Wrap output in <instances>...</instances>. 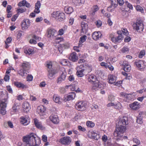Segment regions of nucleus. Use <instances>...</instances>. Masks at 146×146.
Masks as SVG:
<instances>
[{
  "label": "nucleus",
  "instance_id": "nucleus-2",
  "mask_svg": "<svg viewBox=\"0 0 146 146\" xmlns=\"http://www.w3.org/2000/svg\"><path fill=\"white\" fill-rule=\"evenodd\" d=\"M23 143L21 146H38L40 140L35 134L31 133L23 137Z\"/></svg>",
  "mask_w": 146,
  "mask_h": 146
},
{
  "label": "nucleus",
  "instance_id": "nucleus-34",
  "mask_svg": "<svg viewBox=\"0 0 146 146\" xmlns=\"http://www.w3.org/2000/svg\"><path fill=\"white\" fill-rule=\"evenodd\" d=\"M75 96L76 94L74 92L70 93L67 97V100L69 101L70 100L74 99L75 97Z\"/></svg>",
  "mask_w": 146,
  "mask_h": 146
},
{
  "label": "nucleus",
  "instance_id": "nucleus-48",
  "mask_svg": "<svg viewBox=\"0 0 146 146\" xmlns=\"http://www.w3.org/2000/svg\"><path fill=\"white\" fill-rule=\"evenodd\" d=\"M25 3H26V1L25 0H23L19 2L18 4V5L19 7L24 6L25 5Z\"/></svg>",
  "mask_w": 146,
  "mask_h": 146
},
{
  "label": "nucleus",
  "instance_id": "nucleus-21",
  "mask_svg": "<svg viewBox=\"0 0 146 146\" xmlns=\"http://www.w3.org/2000/svg\"><path fill=\"white\" fill-rule=\"evenodd\" d=\"M130 108L133 110H136L140 108V105L137 102H135L132 104H129Z\"/></svg>",
  "mask_w": 146,
  "mask_h": 146
},
{
  "label": "nucleus",
  "instance_id": "nucleus-15",
  "mask_svg": "<svg viewBox=\"0 0 146 146\" xmlns=\"http://www.w3.org/2000/svg\"><path fill=\"white\" fill-rule=\"evenodd\" d=\"M51 121L55 124H57L59 122V120L58 116L56 115H52L49 117Z\"/></svg>",
  "mask_w": 146,
  "mask_h": 146
},
{
  "label": "nucleus",
  "instance_id": "nucleus-20",
  "mask_svg": "<svg viewBox=\"0 0 146 146\" xmlns=\"http://www.w3.org/2000/svg\"><path fill=\"white\" fill-rule=\"evenodd\" d=\"M102 36L101 33L100 31L94 32L92 35V38L95 40H98Z\"/></svg>",
  "mask_w": 146,
  "mask_h": 146
},
{
  "label": "nucleus",
  "instance_id": "nucleus-43",
  "mask_svg": "<svg viewBox=\"0 0 146 146\" xmlns=\"http://www.w3.org/2000/svg\"><path fill=\"white\" fill-rule=\"evenodd\" d=\"M33 51V50L31 48H29L26 49L24 50V52L26 54H32V52Z\"/></svg>",
  "mask_w": 146,
  "mask_h": 146
},
{
  "label": "nucleus",
  "instance_id": "nucleus-18",
  "mask_svg": "<svg viewBox=\"0 0 146 146\" xmlns=\"http://www.w3.org/2000/svg\"><path fill=\"white\" fill-rule=\"evenodd\" d=\"M66 73L65 72H63L61 75L57 79V83L58 84L61 83L65 79Z\"/></svg>",
  "mask_w": 146,
  "mask_h": 146
},
{
  "label": "nucleus",
  "instance_id": "nucleus-61",
  "mask_svg": "<svg viewBox=\"0 0 146 146\" xmlns=\"http://www.w3.org/2000/svg\"><path fill=\"white\" fill-rule=\"evenodd\" d=\"M4 79L6 82L9 81V76L8 74L6 75L5 76Z\"/></svg>",
  "mask_w": 146,
  "mask_h": 146
},
{
  "label": "nucleus",
  "instance_id": "nucleus-45",
  "mask_svg": "<svg viewBox=\"0 0 146 146\" xmlns=\"http://www.w3.org/2000/svg\"><path fill=\"white\" fill-rule=\"evenodd\" d=\"M60 63L62 65L66 66L68 64V61L66 59H63L61 60Z\"/></svg>",
  "mask_w": 146,
  "mask_h": 146
},
{
  "label": "nucleus",
  "instance_id": "nucleus-25",
  "mask_svg": "<svg viewBox=\"0 0 146 146\" xmlns=\"http://www.w3.org/2000/svg\"><path fill=\"white\" fill-rule=\"evenodd\" d=\"M34 120L35 125L37 128L41 129H44V127L42 126V123L39 122L37 119L35 118Z\"/></svg>",
  "mask_w": 146,
  "mask_h": 146
},
{
  "label": "nucleus",
  "instance_id": "nucleus-60",
  "mask_svg": "<svg viewBox=\"0 0 146 146\" xmlns=\"http://www.w3.org/2000/svg\"><path fill=\"white\" fill-rule=\"evenodd\" d=\"M100 65L102 66H104L106 68H107L108 67V64L104 62H102L101 63Z\"/></svg>",
  "mask_w": 146,
  "mask_h": 146
},
{
  "label": "nucleus",
  "instance_id": "nucleus-41",
  "mask_svg": "<svg viewBox=\"0 0 146 146\" xmlns=\"http://www.w3.org/2000/svg\"><path fill=\"white\" fill-rule=\"evenodd\" d=\"M24 35V32L22 31H18L16 35V37L17 39H20L21 38V37Z\"/></svg>",
  "mask_w": 146,
  "mask_h": 146
},
{
  "label": "nucleus",
  "instance_id": "nucleus-7",
  "mask_svg": "<svg viewBox=\"0 0 146 146\" xmlns=\"http://www.w3.org/2000/svg\"><path fill=\"white\" fill-rule=\"evenodd\" d=\"M117 33L118 34V35L117 36L115 37H113L111 38L112 41L115 43L121 42L123 38V36L122 35L121 31H117Z\"/></svg>",
  "mask_w": 146,
  "mask_h": 146
},
{
  "label": "nucleus",
  "instance_id": "nucleus-22",
  "mask_svg": "<svg viewBox=\"0 0 146 146\" xmlns=\"http://www.w3.org/2000/svg\"><path fill=\"white\" fill-rule=\"evenodd\" d=\"M37 110L40 115H43L44 114L46 108L43 106H41L38 107Z\"/></svg>",
  "mask_w": 146,
  "mask_h": 146
},
{
  "label": "nucleus",
  "instance_id": "nucleus-30",
  "mask_svg": "<svg viewBox=\"0 0 146 146\" xmlns=\"http://www.w3.org/2000/svg\"><path fill=\"white\" fill-rule=\"evenodd\" d=\"M7 103V100H3L0 101V106L1 108H6Z\"/></svg>",
  "mask_w": 146,
  "mask_h": 146
},
{
  "label": "nucleus",
  "instance_id": "nucleus-3",
  "mask_svg": "<svg viewBox=\"0 0 146 146\" xmlns=\"http://www.w3.org/2000/svg\"><path fill=\"white\" fill-rule=\"evenodd\" d=\"M51 17L57 21H62L66 19L65 14L62 12L57 11L53 12L51 14Z\"/></svg>",
  "mask_w": 146,
  "mask_h": 146
},
{
  "label": "nucleus",
  "instance_id": "nucleus-57",
  "mask_svg": "<svg viewBox=\"0 0 146 146\" xmlns=\"http://www.w3.org/2000/svg\"><path fill=\"white\" fill-rule=\"evenodd\" d=\"M133 141L137 145H139L140 143V141L137 138H133Z\"/></svg>",
  "mask_w": 146,
  "mask_h": 146
},
{
  "label": "nucleus",
  "instance_id": "nucleus-37",
  "mask_svg": "<svg viewBox=\"0 0 146 146\" xmlns=\"http://www.w3.org/2000/svg\"><path fill=\"white\" fill-rule=\"evenodd\" d=\"M92 9V10L90 11V13L92 15H94L95 13L98 10V8L97 5H94Z\"/></svg>",
  "mask_w": 146,
  "mask_h": 146
},
{
  "label": "nucleus",
  "instance_id": "nucleus-13",
  "mask_svg": "<svg viewBox=\"0 0 146 146\" xmlns=\"http://www.w3.org/2000/svg\"><path fill=\"white\" fill-rule=\"evenodd\" d=\"M30 22L28 19L24 20L22 23L21 27L23 29H27L30 25Z\"/></svg>",
  "mask_w": 146,
  "mask_h": 146
},
{
  "label": "nucleus",
  "instance_id": "nucleus-17",
  "mask_svg": "<svg viewBox=\"0 0 146 146\" xmlns=\"http://www.w3.org/2000/svg\"><path fill=\"white\" fill-rule=\"evenodd\" d=\"M123 70L125 71L129 72L130 71L131 66L127 61L123 62Z\"/></svg>",
  "mask_w": 146,
  "mask_h": 146
},
{
  "label": "nucleus",
  "instance_id": "nucleus-5",
  "mask_svg": "<svg viewBox=\"0 0 146 146\" xmlns=\"http://www.w3.org/2000/svg\"><path fill=\"white\" fill-rule=\"evenodd\" d=\"M47 36L51 39H53L57 35V31L52 28H49L47 31Z\"/></svg>",
  "mask_w": 146,
  "mask_h": 146
},
{
  "label": "nucleus",
  "instance_id": "nucleus-6",
  "mask_svg": "<svg viewBox=\"0 0 146 146\" xmlns=\"http://www.w3.org/2000/svg\"><path fill=\"white\" fill-rule=\"evenodd\" d=\"M72 141V139L70 137L65 136L60 139L59 142L62 144L67 145L70 144Z\"/></svg>",
  "mask_w": 146,
  "mask_h": 146
},
{
  "label": "nucleus",
  "instance_id": "nucleus-12",
  "mask_svg": "<svg viewBox=\"0 0 146 146\" xmlns=\"http://www.w3.org/2000/svg\"><path fill=\"white\" fill-rule=\"evenodd\" d=\"M83 67V66L82 65H81L77 67L76 74L78 77H82L84 75L83 72L84 70L82 68Z\"/></svg>",
  "mask_w": 146,
  "mask_h": 146
},
{
  "label": "nucleus",
  "instance_id": "nucleus-35",
  "mask_svg": "<svg viewBox=\"0 0 146 146\" xmlns=\"http://www.w3.org/2000/svg\"><path fill=\"white\" fill-rule=\"evenodd\" d=\"M18 106V105L17 103H15L14 104L12 107V110L11 111V113L12 114H13L17 111V108Z\"/></svg>",
  "mask_w": 146,
  "mask_h": 146
},
{
  "label": "nucleus",
  "instance_id": "nucleus-26",
  "mask_svg": "<svg viewBox=\"0 0 146 146\" xmlns=\"http://www.w3.org/2000/svg\"><path fill=\"white\" fill-rule=\"evenodd\" d=\"M68 45L67 44H60L58 46V50L59 52L61 53H62L63 50L65 48H67Z\"/></svg>",
  "mask_w": 146,
  "mask_h": 146
},
{
  "label": "nucleus",
  "instance_id": "nucleus-1",
  "mask_svg": "<svg viewBox=\"0 0 146 146\" xmlns=\"http://www.w3.org/2000/svg\"><path fill=\"white\" fill-rule=\"evenodd\" d=\"M129 123L128 117L123 116L120 118L116 125V130L114 133L115 137L120 138L123 136V134L125 131L126 125Z\"/></svg>",
  "mask_w": 146,
  "mask_h": 146
},
{
  "label": "nucleus",
  "instance_id": "nucleus-19",
  "mask_svg": "<svg viewBox=\"0 0 146 146\" xmlns=\"http://www.w3.org/2000/svg\"><path fill=\"white\" fill-rule=\"evenodd\" d=\"M108 82L110 84L115 83L116 77L113 75H110L108 77Z\"/></svg>",
  "mask_w": 146,
  "mask_h": 146
},
{
  "label": "nucleus",
  "instance_id": "nucleus-8",
  "mask_svg": "<svg viewBox=\"0 0 146 146\" xmlns=\"http://www.w3.org/2000/svg\"><path fill=\"white\" fill-rule=\"evenodd\" d=\"M86 105V103L80 101L77 104L76 108L78 110L82 111L85 110Z\"/></svg>",
  "mask_w": 146,
  "mask_h": 146
},
{
  "label": "nucleus",
  "instance_id": "nucleus-28",
  "mask_svg": "<svg viewBox=\"0 0 146 146\" xmlns=\"http://www.w3.org/2000/svg\"><path fill=\"white\" fill-rule=\"evenodd\" d=\"M111 5L108 8H113V9L116 7L118 5V0H110Z\"/></svg>",
  "mask_w": 146,
  "mask_h": 146
},
{
  "label": "nucleus",
  "instance_id": "nucleus-58",
  "mask_svg": "<svg viewBox=\"0 0 146 146\" xmlns=\"http://www.w3.org/2000/svg\"><path fill=\"white\" fill-rule=\"evenodd\" d=\"M30 99L32 101H35L36 100L37 98L33 96L30 95Z\"/></svg>",
  "mask_w": 146,
  "mask_h": 146
},
{
  "label": "nucleus",
  "instance_id": "nucleus-23",
  "mask_svg": "<svg viewBox=\"0 0 146 146\" xmlns=\"http://www.w3.org/2000/svg\"><path fill=\"white\" fill-rule=\"evenodd\" d=\"M97 135V133L95 131H89L87 133V135L89 137L94 139L96 138Z\"/></svg>",
  "mask_w": 146,
  "mask_h": 146
},
{
  "label": "nucleus",
  "instance_id": "nucleus-54",
  "mask_svg": "<svg viewBox=\"0 0 146 146\" xmlns=\"http://www.w3.org/2000/svg\"><path fill=\"white\" fill-rule=\"evenodd\" d=\"M27 79L28 81H31L33 79V76L31 75H28L27 77Z\"/></svg>",
  "mask_w": 146,
  "mask_h": 146
},
{
  "label": "nucleus",
  "instance_id": "nucleus-64",
  "mask_svg": "<svg viewBox=\"0 0 146 146\" xmlns=\"http://www.w3.org/2000/svg\"><path fill=\"white\" fill-rule=\"evenodd\" d=\"M74 19L72 18H70L69 20V23L70 25H72L74 22Z\"/></svg>",
  "mask_w": 146,
  "mask_h": 146
},
{
  "label": "nucleus",
  "instance_id": "nucleus-32",
  "mask_svg": "<svg viewBox=\"0 0 146 146\" xmlns=\"http://www.w3.org/2000/svg\"><path fill=\"white\" fill-rule=\"evenodd\" d=\"M64 11L66 13L70 14L73 12V9L72 7L67 6L64 7Z\"/></svg>",
  "mask_w": 146,
  "mask_h": 146
},
{
  "label": "nucleus",
  "instance_id": "nucleus-63",
  "mask_svg": "<svg viewBox=\"0 0 146 146\" xmlns=\"http://www.w3.org/2000/svg\"><path fill=\"white\" fill-rule=\"evenodd\" d=\"M131 38L129 36H126L124 39V41L125 42H128L131 40Z\"/></svg>",
  "mask_w": 146,
  "mask_h": 146
},
{
  "label": "nucleus",
  "instance_id": "nucleus-52",
  "mask_svg": "<svg viewBox=\"0 0 146 146\" xmlns=\"http://www.w3.org/2000/svg\"><path fill=\"white\" fill-rule=\"evenodd\" d=\"M125 4L127 6V7H128L130 9H133V6L132 5L129 3L127 1H125Z\"/></svg>",
  "mask_w": 146,
  "mask_h": 146
},
{
  "label": "nucleus",
  "instance_id": "nucleus-46",
  "mask_svg": "<svg viewBox=\"0 0 146 146\" xmlns=\"http://www.w3.org/2000/svg\"><path fill=\"white\" fill-rule=\"evenodd\" d=\"M129 51V49L127 46H124L121 49V51L123 53H127Z\"/></svg>",
  "mask_w": 146,
  "mask_h": 146
},
{
  "label": "nucleus",
  "instance_id": "nucleus-49",
  "mask_svg": "<svg viewBox=\"0 0 146 146\" xmlns=\"http://www.w3.org/2000/svg\"><path fill=\"white\" fill-rule=\"evenodd\" d=\"M145 54V51L144 50H141L139 55V58H142L143 56Z\"/></svg>",
  "mask_w": 146,
  "mask_h": 146
},
{
  "label": "nucleus",
  "instance_id": "nucleus-38",
  "mask_svg": "<svg viewBox=\"0 0 146 146\" xmlns=\"http://www.w3.org/2000/svg\"><path fill=\"white\" fill-rule=\"evenodd\" d=\"M26 70L23 68L21 69L18 71V73L19 75L23 77L25 75V74L26 73Z\"/></svg>",
  "mask_w": 146,
  "mask_h": 146
},
{
  "label": "nucleus",
  "instance_id": "nucleus-44",
  "mask_svg": "<svg viewBox=\"0 0 146 146\" xmlns=\"http://www.w3.org/2000/svg\"><path fill=\"white\" fill-rule=\"evenodd\" d=\"M87 36L86 35H84L80 37V39L79 42L83 43L86 40Z\"/></svg>",
  "mask_w": 146,
  "mask_h": 146
},
{
  "label": "nucleus",
  "instance_id": "nucleus-27",
  "mask_svg": "<svg viewBox=\"0 0 146 146\" xmlns=\"http://www.w3.org/2000/svg\"><path fill=\"white\" fill-rule=\"evenodd\" d=\"M21 66L24 69L28 70L30 68V64L29 62L24 61L21 64Z\"/></svg>",
  "mask_w": 146,
  "mask_h": 146
},
{
  "label": "nucleus",
  "instance_id": "nucleus-53",
  "mask_svg": "<svg viewBox=\"0 0 146 146\" xmlns=\"http://www.w3.org/2000/svg\"><path fill=\"white\" fill-rule=\"evenodd\" d=\"M136 9L137 11H140L141 12L143 11V8L139 5H137L136 6Z\"/></svg>",
  "mask_w": 146,
  "mask_h": 146
},
{
  "label": "nucleus",
  "instance_id": "nucleus-59",
  "mask_svg": "<svg viewBox=\"0 0 146 146\" xmlns=\"http://www.w3.org/2000/svg\"><path fill=\"white\" fill-rule=\"evenodd\" d=\"M41 5V4L39 1H38L35 4V8H40Z\"/></svg>",
  "mask_w": 146,
  "mask_h": 146
},
{
  "label": "nucleus",
  "instance_id": "nucleus-36",
  "mask_svg": "<svg viewBox=\"0 0 146 146\" xmlns=\"http://www.w3.org/2000/svg\"><path fill=\"white\" fill-rule=\"evenodd\" d=\"M88 81L89 82H92V83L96 82V77L93 75L89 76L88 78Z\"/></svg>",
  "mask_w": 146,
  "mask_h": 146
},
{
  "label": "nucleus",
  "instance_id": "nucleus-33",
  "mask_svg": "<svg viewBox=\"0 0 146 146\" xmlns=\"http://www.w3.org/2000/svg\"><path fill=\"white\" fill-rule=\"evenodd\" d=\"M8 96L7 94H4L2 91L0 92V100H3L7 99L8 98Z\"/></svg>",
  "mask_w": 146,
  "mask_h": 146
},
{
  "label": "nucleus",
  "instance_id": "nucleus-16",
  "mask_svg": "<svg viewBox=\"0 0 146 146\" xmlns=\"http://www.w3.org/2000/svg\"><path fill=\"white\" fill-rule=\"evenodd\" d=\"M69 58L70 60L73 62L76 61L78 59V57L76 53L74 52L70 54Z\"/></svg>",
  "mask_w": 146,
  "mask_h": 146
},
{
  "label": "nucleus",
  "instance_id": "nucleus-42",
  "mask_svg": "<svg viewBox=\"0 0 146 146\" xmlns=\"http://www.w3.org/2000/svg\"><path fill=\"white\" fill-rule=\"evenodd\" d=\"M86 124L88 127L91 128L93 127L95 125L94 123L90 121H87L86 122Z\"/></svg>",
  "mask_w": 146,
  "mask_h": 146
},
{
  "label": "nucleus",
  "instance_id": "nucleus-11",
  "mask_svg": "<svg viewBox=\"0 0 146 146\" xmlns=\"http://www.w3.org/2000/svg\"><path fill=\"white\" fill-rule=\"evenodd\" d=\"M48 72V76L51 80L53 79L54 77V75L56 73L55 69H47Z\"/></svg>",
  "mask_w": 146,
  "mask_h": 146
},
{
  "label": "nucleus",
  "instance_id": "nucleus-9",
  "mask_svg": "<svg viewBox=\"0 0 146 146\" xmlns=\"http://www.w3.org/2000/svg\"><path fill=\"white\" fill-rule=\"evenodd\" d=\"M21 123L24 125H27L30 123V118L28 116L21 117L20 118Z\"/></svg>",
  "mask_w": 146,
  "mask_h": 146
},
{
  "label": "nucleus",
  "instance_id": "nucleus-62",
  "mask_svg": "<svg viewBox=\"0 0 146 146\" xmlns=\"http://www.w3.org/2000/svg\"><path fill=\"white\" fill-rule=\"evenodd\" d=\"M124 3V1L123 0H118V3L120 6L122 5Z\"/></svg>",
  "mask_w": 146,
  "mask_h": 146
},
{
  "label": "nucleus",
  "instance_id": "nucleus-31",
  "mask_svg": "<svg viewBox=\"0 0 146 146\" xmlns=\"http://www.w3.org/2000/svg\"><path fill=\"white\" fill-rule=\"evenodd\" d=\"M53 99L56 103H58L59 104H60L61 101L62 100L59 96L56 95H54L53 96Z\"/></svg>",
  "mask_w": 146,
  "mask_h": 146
},
{
  "label": "nucleus",
  "instance_id": "nucleus-14",
  "mask_svg": "<svg viewBox=\"0 0 146 146\" xmlns=\"http://www.w3.org/2000/svg\"><path fill=\"white\" fill-rule=\"evenodd\" d=\"M146 64V63L143 60H139L135 62V65L141 70L145 68Z\"/></svg>",
  "mask_w": 146,
  "mask_h": 146
},
{
  "label": "nucleus",
  "instance_id": "nucleus-10",
  "mask_svg": "<svg viewBox=\"0 0 146 146\" xmlns=\"http://www.w3.org/2000/svg\"><path fill=\"white\" fill-rule=\"evenodd\" d=\"M97 82L92 83V89L93 91L97 90L99 88H101L104 85L100 84L98 81Z\"/></svg>",
  "mask_w": 146,
  "mask_h": 146
},
{
  "label": "nucleus",
  "instance_id": "nucleus-24",
  "mask_svg": "<svg viewBox=\"0 0 146 146\" xmlns=\"http://www.w3.org/2000/svg\"><path fill=\"white\" fill-rule=\"evenodd\" d=\"M23 111L25 112H28L30 109V107L29 103L27 102L23 103Z\"/></svg>",
  "mask_w": 146,
  "mask_h": 146
},
{
  "label": "nucleus",
  "instance_id": "nucleus-51",
  "mask_svg": "<svg viewBox=\"0 0 146 146\" xmlns=\"http://www.w3.org/2000/svg\"><path fill=\"white\" fill-rule=\"evenodd\" d=\"M46 66L48 68L47 69H54L52 68V62H50L47 64Z\"/></svg>",
  "mask_w": 146,
  "mask_h": 146
},
{
  "label": "nucleus",
  "instance_id": "nucleus-56",
  "mask_svg": "<svg viewBox=\"0 0 146 146\" xmlns=\"http://www.w3.org/2000/svg\"><path fill=\"white\" fill-rule=\"evenodd\" d=\"M78 130L82 131H85L86 129L84 127H82L81 126L79 125L78 127Z\"/></svg>",
  "mask_w": 146,
  "mask_h": 146
},
{
  "label": "nucleus",
  "instance_id": "nucleus-4",
  "mask_svg": "<svg viewBox=\"0 0 146 146\" xmlns=\"http://www.w3.org/2000/svg\"><path fill=\"white\" fill-rule=\"evenodd\" d=\"M133 27L138 32H142L143 29V24L142 21L140 20H137L136 22L133 24Z\"/></svg>",
  "mask_w": 146,
  "mask_h": 146
},
{
  "label": "nucleus",
  "instance_id": "nucleus-55",
  "mask_svg": "<svg viewBox=\"0 0 146 146\" xmlns=\"http://www.w3.org/2000/svg\"><path fill=\"white\" fill-rule=\"evenodd\" d=\"M102 22L100 20H98L96 22V25L98 27H100L102 25Z\"/></svg>",
  "mask_w": 146,
  "mask_h": 146
},
{
  "label": "nucleus",
  "instance_id": "nucleus-29",
  "mask_svg": "<svg viewBox=\"0 0 146 146\" xmlns=\"http://www.w3.org/2000/svg\"><path fill=\"white\" fill-rule=\"evenodd\" d=\"M14 84L17 87L21 88L23 89H25L28 88L27 86L19 82H14Z\"/></svg>",
  "mask_w": 146,
  "mask_h": 146
},
{
  "label": "nucleus",
  "instance_id": "nucleus-47",
  "mask_svg": "<svg viewBox=\"0 0 146 146\" xmlns=\"http://www.w3.org/2000/svg\"><path fill=\"white\" fill-rule=\"evenodd\" d=\"M119 31H121L122 34H123L126 36L127 35H128V32L126 29L122 28L121 29V30Z\"/></svg>",
  "mask_w": 146,
  "mask_h": 146
},
{
  "label": "nucleus",
  "instance_id": "nucleus-39",
  "mask_svg": "<svg viewBox=\"0 0 146 146\" xmlns=\"http://www.w3.org/2000/svg\"><path fill=\"white\" fill-rule=\"evenodd\" d=\"M122 107L121 104L119 102H116L114 103V107L116 109H120Z\"/></svg>",
  "mask_w": 146,
  "mask_h": 146
},
{
  "label": "nucleus",
  "instance_id": "nucleus-40",
  "mask_svg": "<svg viewBox=\"0 0 146 146\" xmlns=\"http://www.w3.org/2000/svg\"><path fill=\"white\" fill-rule=\"evenodd\" d=\"M82 30L83 31H86L88 29V25L87 24L84 23L82 22Z\"/></svg>",
  "mask_w": 146,
  "mask_h": 146
},
{
  "label": "nucleus",
  "instance_id": "nucleus-50",
  "mask_svg": "<svg viewBox=\"0 0 146 146\" xmlns=\"http://www.w3.org/2000/svg\"><path fill=\"white\" fill-rule=\"evenodd\" d=\"M0 113L2 115H5L6 113V109L5 108H1L0 109Z\"/></svg>",
  "mask_w": 146,
  "mask_h": 146
}]
</instances>
